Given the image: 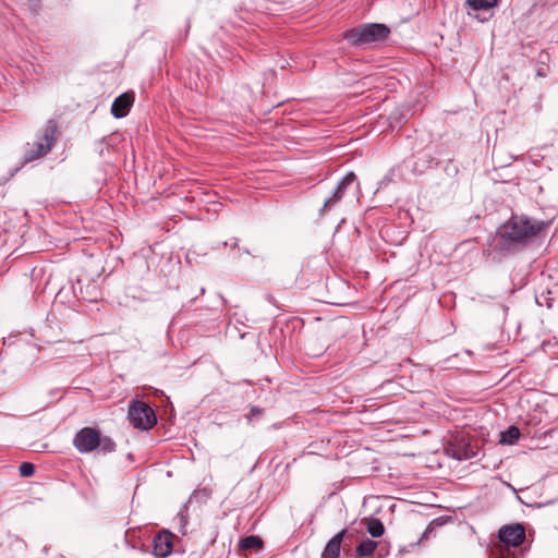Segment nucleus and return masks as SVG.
Instances as JSON below:
<instances>
[{
    "label": "nucleus",
    "instance_id": "20",
    "mask_svg": "<svg viewBox=\"0 0 558 558\" xmlns=\"http://www.w3.org/2000/svg\"><path fill=\"white\" fill-rule=\"evenodd\" d=\"M238 243H239L238 239H232L230 243L225 242V245H230L232 248H236L238 247Z\"/></svg>",
    "mask_w": 558,
    "mask_h": 558
},
{
    "label": "nucleus",
    "instance_id": "16",
    "mask_svg": "<svg viewBox=\"0 0 558 558\" xmlns=\"http://www.w3.org/2000/svg\"><path fill=\"white\" fill-rule=\"evenodd\" d=\"M262 546H263L262 539L255 535L246 536L240 541V547L243 550L258 549V548H262Z\"/></svg>",
    "mask_w": 558,
    "mask_h": 558
},
{
    "label": "nucleus",
    "instance_id": "5",
    "mask_svg": "<svg viewBox=\"0 0 558 558\" xmlns=\"http://www.w3.org/2000/svg\"><path fill=\"white\" fill-rule=\"evenodd\" d=\"M129 420L138 429L148 430L157 424L154 409L144 401L135 400L129 408Z\"/></svg>",
    "mask_w": 558,
    "mask_h": 558
},
{
    "label": "nucleus",
    "instance_id": "6",
    "mask_svg": "<svg viewBox=\"0 0 558 558\" xmlns=\"http://www.w3.org/2000/svg\"><path fill=\"white\" fill-rule=\"evenodd\" d=\"M478 451L477 441L465 436L454 437L446 447L447 456L459 461L475 458Z\"/></svg>",
    "mask_w": 558,
    "mask_h": 558
},
{
    "label": "nucleus",
    "instance_id": "9",
    "mask_svg": "<svg viewBox=\"0 0 558 558\" xmlns=\"http://www.w3.org/2000/svg\"><path fill=\"white\" fill-rule=\"evenodd\" d=\"M134 102V93L126 92L118 96L111 105V113L114 118L121 119L125 117Z\"/></svg>",
    "mask_w": 558,
    "mask_h": 558
},
{
    "label": "nucleus",
    "instance_id": "18",
    "mask_svg": "<svg viewBox=\"0 0 558 558\" xmlns=\"http://www.w3.org/2000/svg\"><path fill=\"white\" fill-rule=\"evenodd\" d=\"M19 470L23 477H29L35 473V466L31 462H23Z\"/></svg>",
    "mask_w": 558,
    "mask_h": 558
},
{
    "label": "nucleus",
    "instance_id": "3",
    "mask_svg": "<svg viewBox=\"0 0 558 558\" xmlns=\"http://www.w3.org/2000/svg\"><path fill=\"white\" fill-rule=\"evenodd\" d=\"M390 34L387 25L380 23H367L351 28L344 33V38L352 46H363L384 41Z\"/></svg>",
    "mask_w": 558,
    "mask_h": 558
},
{
    "label": "nucleus",
    "instance_id": "12",
    "mask_svg": "<svg viewBox=\"0 0 558 558\" xmlns=\"http://www.w3.org/2000/svg\"><path fill=\"white\" fill-rule=\"evenodd\" d=\"M498 3L499 0H466V4L474 12L473 14L471 11H469L468 14L476 19H480V15L477 13L488 12L492 9L496 8Z\"/></svg>",
    "mask_w": 558,
    "mask_h": 558
},
{
    "label": "nucleus",
    "instance_id": "4",
    "mask_svg": "<svg viewBox=\"0 0 558 558\" xmlns=\"http://www.w3.org/2000/svg\"><path fill=\"white\" fill-rule=\"evenodd\" d=\"M351 187L354 190L360 189V183L354 172H348L337 184L332 194L327 197L319 209V216L323 217L336 209L338 205L343 201Z\"/></svg>",
    "mask_w": 558,
    "mask_h": 558
},
{
    "label": "nucleus",
    "instance_id": "10",
    "mask_svg": "<svg viewBox=\"0 0 558 558\" xmlns=\"http://www.w3.org/2000/svg\"><path fill=\"white\" fill-rule=\"evenodd\" d=\"M153 554L156 558H165L172 551V535L163 532L154 537Z\"/></svg>",
    "mask_w": 558,
    "mask_h": 558
},
{
    "label": "nucleus",
    "instance_id": "7",
    "mask_svg": "<svg viewBox=\"0 0 558 558\" xmlns=\"http://www.w3.org/2000/svg\"><path fill=\"white\" fill-rule=\"evenodd\" d=\"M100 432L93 427H83L73 439V445L81 453H88L99 446Z\"/></svg>",
    "mask_w": 558,
    "mask_h": 558
},
{
    "label": "nucleus",
    "instance_id": "13",
    "mask_svg": "<svg viewBox=\"0 0 558 558\" xmlns=\"http://www.w3.org/2000/svg\"><path fill=\"white\" fill-rule=\"evenodd\" d=\"M366 523V530L372 537H380L385 533V526L383 522L377 518L364 519Z\"/></svg>",
    "mask_w": 558,
    "mask_h": 558
},
{
    "label": "nucleus",
    "instance_id": "15",
    "mask_svg": "<svg viewBox=\"0 0 558 558\" xmlns=\"http://www.w3.org/2000/svg\"><path fill=\"white\" fill-rule=\"evenodd\" d=\"M520 435V429L517 426L511 425L500 433V444L513 445L518 441Z\"/></svg>",
    "mask_w": 558,
    "mask_h": 558
},
{
    "label": "nucleus",
    "instance_id": "17",
    "mask_svg": "<svg viewBox=\"0 0 558 558\" xmlns=\"http://www.w3.org/2000/svg\"><path fill=\"white\" fill-rule=\"evenodd\" d=\"M98 448L105 453H110L116 450V442L110 437L100 434Z\"/></svg>",
    "mask_w": 558,
    "mask_h": 558
},
{
    "label": "nucleus",
    "instance_id": "14",
    "mask_svg": "<svg viewBox=\"0 0 558 558\" xmlns=\"http://www.w3.org/2000/svg\"><path fill=\"white\" fill-rule=\"evenodd\" d=\"M377 546H378L377 542L369 539V538H364L356 546V555L359 557H369L374 554Z\"/></svg>",
    "mask_w": 558,
    "mask_h": 558
},
{
    "label": "nucleus",
    "instance_id": "1",
    "mask_svg": "<svg viewBox=\"0 0 558 558\" xmlns=\"http://www.w3.org/2000/svg\"><path fill=\"white\" fill-rule=\"evenodd\" d=\"M549 226L550 221L512 214L497 230V247L501 252H514L525 246Z\"/></svg>",
    "mask_w": 558,
    "mask_h": 558
},
{
    "label": "nucleus",
    "instance_id": "8",
    "mask_svg": "<svg viewBox=\"0 0 558 558\" xmlns=\"http://www.w3.org/2000/svg\"><path fill=\"white\" fill-rule=\"evenodd\" d=\"M498 537L506 545L518 547L525 539L524 526L520 523L502 526L499 530Z\"/></svg>",
    "mask_w": 558,
    "mask_h": 558
},
{
    "label": "nucleus",
    "instance_id": "2",
    "mask_svg": "<svg viewBox=\"0 0 558 558\" xmlns=\"http://www.w3.org/2000/svg\"><path fill=\"white\" fill-rule=\"evenodd\" d=\"M58 124L53 119L47 121L45 126L37 133V140L28 147L24 154V161L31 162L46 156L51 151L58 138Z\"/></svg>",
    "mask_w": 558,
    "mask_h": 558
},
{
    "label": "nucleus",
    "instance_id": "11",
    "mask_svg": "<svg viewBox=\"0 0 558 558\" xmlns=\"http://www.w3.org/2000/svg\"><path fill=\"white\" fill-rule=\"evenodd\" d=\"M349 537L348 531L342 530L329 539L326 544L320 558H339L341 544Z\"/></svg>",
    "mask_w": 558,
    "mask_h": 558
},
{
    "label": "nucleus",
    "instance_id": "19",
    "mask_svg": "<svg viewBox=\"0 0 558 558\" xmlns=\"http://www.w3.org/2000/svg\"><path fill=\"white\" fill-rule=\"evenodd\" d=\"M263 414V410L258 407L252 405L250 409V413L247 414V421L250 422L255 416H260Z\"/></svg>",
    "mask_w": 558,
    "mask_h": 558
}]
</instances>
